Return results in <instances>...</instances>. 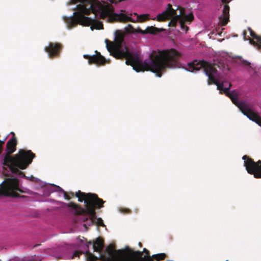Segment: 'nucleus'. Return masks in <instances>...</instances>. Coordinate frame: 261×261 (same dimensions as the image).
<instances>
[{
    "mask_svg": "<svg viewBox=\"0 0 261 261\" xmlns=\"http://www.w3.org/2000/svg\"><path fill=\"white\" fill-rule=\"evenodd\" d=\"M125 35L123 31L116 30L114 41L106 39V47L111 55L117 59H125L126 65L131 66L136 71H150L161 77L168 69L180 67L181 54L174 48L160 50L158 54H151L148 59L143 62L137 53L129 51L124 41Z\"/></svg>",
    "mask_w": 261,
    "mask_h": 261,
    "instance_id": "obj_1",
    "label": "nucleus"
},
{
    "mask_svg": "<svg viewBox=\"0 0 261 261\" xmlns=\"http://www.w3.org/2000/svg\"><path fill=\"white\" fill-rule=\"evenodd\" d=\"M76 11L70 17L63 16V20L67 27L71 29L77 24L83 26H91V29H103L101 21L96 19L107 18L109 22L115 21L126 22H134L132 18L124 13H114V8L111 4H103L98 0H70V4H76Z\"/></svg>",
    "mask_w": 261,
    "mask_h": 261,
    "instance_id": "obj_2",
    "label": "nucleus"
},
{
    "mask_svg": "<svg viewBox=\"0 0 261 261\" xmlns=\"http://www.w3.org/2000/svg\"><path fill=\"white\" fill-rule=\"evenodd\" d=\"M188 67V71L194 72V71L199 70L202 69L203 72L208 77V84H214L217 85V89L220 91L221 93H225L226 96L229 97L232 102L240 109L241 112L244 113L245 111H249L256 113L253 106L250 103H248L245 101H240L238 99L237 95L234 92H230L229 89L231 86V84L229 82H223L220 83L217 79L218 77V72L217 69L204 61L194 60L193 62H189L187 64Z\"/></svg>",
    "mask_w": 261,
    "mask_h": 261,
    "instance_id": "obj_3",
    "label": "nucleus"
},
{
    "mask_svg": "<svg viewBox=\"0 0 261 261\" xmlns=\"http://www.w3.org/2000/svg\"><path fill=\"white\" fill-rule=\"evenodd\" d=\"M75 196L78 198L79 202L84 201L85 208L73 202L66 204L67 206L74 210L75 215H88L91 224H96L98 226H104L102 219L96 218L95 209L103 207L105 201L102 199L98 198L96 194L85 193L80 190L75 192Z\"/></svg>",
    "mask_w": 261,
    "mask_h": 261,
    "instance_id": "obj_4",
    "label": "nucleus"
},
{
    "mask_svg": "<svg viewBox=\"0 0 261 261\" xmlns=\"http://www.w3.org/2000/svg\"><path fill=\"white\" fill-rule=\"evenodd\" d=\"M167 19H171L169 22V26L175 27L179 22L181 29L187 31L189 28L185 25V22H191L194 19V16L192 13L188 15L185 14L183 9H180V13L177 15L176 10L172 8L171 4H169L167 9L156 16L158 21H164Z\"/></svg>",
    "mask_w": 261,
    "mask_h": 261,
    "instance_id": "obj_5",
    "label": "nucleus"
},
{
    "mask_svg": "<svg viewBox=\"0 0 261 261\" xmlns=\"http://www.w3.org/2000/svg\"><path fill=\"white\" fill-rule=\"evenodd\" d=\"M12 137L7 142L6 151V153L4 155L2 161L3 165H11L12 162H17L22 160V158L28 157L34 154L31 150H26L24 149H19L18 153L12 155L11 154L16 150L17 141L15 133L11 132Z\"/></svg>",
    "mask_w": 261,
    "mask_h": 261,
    "instance_id": "obj_6",
    "label": "nucleus"
},
{
    "mask_svg": "<svg viewBox=\"0 0 261 261\" xmlns=\"http://www.w3.org/2000/svg\"><path fill=\"white\" fill-rule=\"evenodd\" d=\"M24 193L19 187V180L17 178L6 179L0 187V195H5L12 197H24L20 196L17 192Z\"/></svg>",
    "mask_w": 261,
    "mask_h": 261,
    "instance_id": "obj_7",
    "label": "nucleus"
},
{
    "mask_svg": "<svg viewBox=\"0 0 261 261\" xmlns=\"http://www.w3.org/2000/svg\"><path fill=\"white\" fill-rule=\"evenodd\" d=\"M35 157V154H32L31 155L28 156V157L22 158V159L20 161L12 162L11 165H3V166L9 168L13 173L17 174L20 177L27 178L24 173L20 171L19 169H26L32 163L33 159Z\"/></svg>",
    "mask_w": 261,
    "mask_h": 261,
    "instance_id": "obj_8",
    "label": "nucleus"
},
{
    "mask_svg": "<svg viewBox=\"0 0 261 261\" xmlns=\"http://www.w3.org/2000/svg\"><path fill=\"white\" fill-rule=\"evenodd\" d=\"M242 159L244 160V166L248 173L253 175L256 178H261V161L255 162L246 155H244Z\"/></svg>",
    "mask_w": 261,
    "mask_h": 261,
    "instance_id": "obj_9",
    "label": "nucleus"
},
{
    "mask_svg": "<svg viewBox=\"0 0 261 261\" xmlns=\"http://www.w3.org/2000/svg\"><path fill=\"white\" fill-rule=\"evenodd\" d=\"M125 30L127 33H140L142 34H156L158 33L162 32L164 31L163 29H159L153 26L148 27L145 30H142L140 28L137 30L135 29L132 24H128L125 28Z\"/></svg>",
    "mask_w": 261,
    "mask_h": 261,
    "instance_id": "obj_10",
    "label": "nucleus"
},
{
    "mask_svg": "<svg viewBox=\"0 0 261 261\" xmlns=\"http://www.w3.org/2000/svg\"><path fill=\"white\" fill-rule=\"evenodd\" d=\"M95 55L90 56L88 55H84L85 59L88 60V63L90 64H94L97 65H104L106 63H110V60H107L99 52L95 51Z\"/></svg>",
    "mask_w": 261,
    "mask_h": 261,
    "instance_id": "obj_11",
    "label": "nucleus"
},
{
    "mask_svg": "<svg viewBox=\"0 0 261 261\" xmlns=\"http://www.w3.org/2000/svg\"><path fill=\"white\" fill-rule=\"evenodd\" d=\"M62 48L60 43L49 42L48 46L45 47L44 50L48 53L49 58H53L59 55Z\"/></svg>",
    "mask_w": 261,
    "mask_h": 261,
    "instance_id": "obj_12",
    "label": "nucleus"
},
{
    "mask_svg": "<svg viewBox=\"0 0 261 261\" xmlns=\"http://www.w3.org/2000/svg\"><path fill=\"white\" fill-rule=\"evenodd\" d=\"M252 39H250V43L261 50V36H258L251 29H248Z\"/></svg>",
    "mask_w": 261,
    "mask_h": 261,
    "instance_id": "obj_13",
    "label": "nucleus"
},
{
    "mask_svg": "<svg viewBox=\"0 0 261 261\" xmlns=\"http://www.w3.org/2000/svg\"><path fill=\"white\" fill-rule=\"evenodd\" d=\"M229 7L228 5H224L223 9V17H220V23L222 26L226 25L229 20Z\"/></svg>",
    "mask_w": 261,
    "mask_h": 261,
    "instance_id": "obj_14",
    "label": "nucleus"
},
{
    "mask_svg": "<svg viewBox=\"0 0 261 261\" xmlns=\"http://www.w3.org/2000/svg\"><path fill=\"white\" fill-rule=\"evenodd\" d=\"M244 113L250 120L261 126V117L259 115L258 112H256V113H253V112L251 113V112L246 111Z\"/></svg>",
    "mask_w": 261,
    "mask_h": 261,
    "instance_id": "obj_15",
    "label": "nucleus"
},
{
    "mask_svg": "<svg viewBox=\"0 0 261 261\" xmlns=\"http://www.w3.org/2000/svg\"><path fill=\"white\" fill-rule=\"evenodd\" d=\"M103 247V241L100 238H97L93 243V248L94 252H100Z\"/></svg>",
    "mask_w": 261,
    "mask_h": 261,
    "instance_id": "obj_16",
    "label": "nucleus"
},
{
    "mask_svg": "<svg viewBox=\"0 0 261 261\" xmlns=\"http://www.w3.org/2000/svg\"><path fill=\"white\" fill-rule=\"evenodd\" d=\"M134 15L137 16V20H136V21H135L133 18H132L133 19V20L134 21L133 22H138V21L142 22H144L149 19L148 17H149V15L148 14L138 15L137 13H134Z\"/></svg>",
    "mask_w": 261,
    "mask_h": 261,
    "instance_id": "obj_17",
    "label": "nucleus"
},
{
    "mask_svg": "<svg viewBox=\"0 0 261 261\" xmlns=\"http://www.w3.org/2000/svg\"><path fill=\"white\" fill-rule=\"evenodd\" d=\"M107 250L109 254L112 255L114 253H117L119 255L122 256L124 251L122 250H115L113 246H109Z\"/></svg>",
    "mask_w": 261,
    "mask_h": 261,
    "instance_id": "obj_18",
    "label": "nucleus"
},
{
    "mask_svg": "<svg viewBox=\"0 0 261 261\" xmlns=\"http://www.w3.org/2000/svg\"><path fill=\"white\" fill-rule=\"evenodd\" d=\"M166 254L164 253L152 255V257L157 261H160L165 259Z\"/></svg>",
    "mask_w": 261,
    "mask_h": 261,
    "instance_id": "obj_19",
    "label": "nucleus"
},
{
    "mask_svg": "<svg viewBox=\"0 0 261 261\" xmlns=\"http://www.w3.org/2000/svg\"><path fill=\"white\" fill-rule=\"evenodd\" d=\"M63 192L65 198L67 200H70L71 199V197L67 194L66 192L63 191Z\"/></svg>",
    "mask_w": 261,
    "mask_h": 261,
    "instance_id": "obj_20",
    "label": "nucleus"
},
{
    "mask_svg": "<svg viewBox=\"0 0 261 261\" xmlns=\"http://www.w3.org/2000/svg\"><path fill=\"white\" fill-rule=\"evenodd\" d=\"M80 255V253L78 251H75L74 252V253L73 254L72 258H73L74 257H76V256H78L79 257Z\"/></svg>",
    "mask_w": 261,
    "mask_h": 261,
    "instance_id": "obj_21",
    "label": "nucleus"
},
{
    "mask_svg": "<svg viewBox=\"0 0 261 261\" xmlns=\"http://www.w3.org/2000/svg\"><path fill=\"white\" fill-rule=\"evenodd\" d=\"M6 140V139H5L4 140L1 141L0 140V149L2 150L3 149V146L5 143V141Z\"/></svg>",
    "mask_w": 261,
    "mask_h": 261,
    "instance_id": "obj_22",
    "label": "nucleus"
},
{
    "mask_svg": "<svg viewBox=\"0 0 261 261\" xmlns=\"http://www.w3.org/2000/svg\"><path fill=\"white\" fill-rule=\"evenodd\" d=\"M135 253L136 255H137L139 256L140 257H141V256H142V254H143L142 252L139 251H136V252H135Z\"/></svg>",
    "mask_w": 261,
    "mask_h": 261,
    "instance_id": "obj_23",
    "label": "nucleus"
},
{
    "mask_svg": "<svg viewBox=\"0 0 261 261\" xmlns=\"http://www.w3.org/2000/svg\"><path fill=\"white\" fill-rule=\"evenodd\" d=\"M143 251L146 253V254L148 256L149 255V251L147 250L146 248L143 249Z\"/></svg>",
    "mask_w": 261,
    "mask_h": 261,
    "instance_id": "obj_24",
    "label": "nucleus"
},
{
    "mask_svg": "<svg viewBox=\"0 0 261 261\" xmlns=\"http://www.w3.org/2000/svg\"><path fill=\"white\" fill-rule=\"evenodd\" d=\"M93 243L94 242H92L91 241H90L88 242H87V248H89V246L90 245H91V244L93 245Z\"/></svg>",
    "mask_w": 261,
    "mask_h": 261,
    "instance_id": "obj_25",
    "label": "nucleus"
},
{
    "mask_svg": "<svg viewBox=\"0 0 261 261\" xmlns=\"http://www.w3.org/2000/svg\"><path fill=\"white\" fill-rule=\"evenodd\" d=\"M222 2L224 4V5H227L228 1L227 0H222Z\"/></svg>",
    "mask_w": 261,
    "mask_h": 261,
    "instance_id": "obj_26",
    "label": "nucleus"
},
{
    "mask_svg": "<svg viewBox=\"0 0 261 261\" xmlns=\"http://www.w3.org/2000/svg\"><path fill=\"white\" fill-rule=\"evenodd\" d=\"M246 34H247L246 32L245 31H244L243 32V35H244V37H245V36H246Z\"/></svg>",
    "mask_w": 261,
    "mask_h": 261,
    "instance_id": "obj_27",
    "label": "nucleus"
},
{
    "mask_svg": "<svg viewBox=\"0 0 261 261\" xmlns=\"http://www.w3.org/2000/svg\"><path fill=\"white\" fill-rule=\"evenodd\" d=\"M88 220V217H86L84 219H83V221H87Z\"/></svg>",
    "mask_w": 261,
    "mask_h": 261,
    "instance_id": "obj_28",
    "label": "nucleus"
},
{
    "mask_svg": "<svg viewBox=\"0 0 261 261\" xmlns=\"http://www.w3.org/2000/svg\"><path fill=\"white\" fill-rule=\"evenodd\" d=\"M69 194H70V196H74V193H73V192H70Z\"/></svg>",
    "mask_w": 261,
    "mask_h": 261,
    "instance_id": "obj_29",
    "label": "nucleus"
},
{
    "mask_svg": "<svg viewBox=\"0 0 261 261\" xmlns=\"http://www.w3.org/2000/svg\"><path fill=\"white\" fill-rule=\"evenodd\" d=\"M245 64H246V65H250V63H248V62H247V61H245Z\"/></svg>",
    "mask_w": 261,
    "mask_h": 261,
    "instance_id": "obj_30",
    "label": "nucleus"
},
{
    "mask_svg": "<svg viewBox=\"0 0 261 261\" xmlns=\"http://www.w3.org/2000/svg\"><path fill=\"white\" fill-rule=\"evenodd\" d=\"M58 188H59L60 189H61L62 191H64L63 189H61V187H59V186H58Z\"/></svg>",
    "mask_w": 261,
    "mask_h": 261,
    "instance_id": "obj_31",
    "label": "nucleus"
},
{
    "mask_svg": "<svg viewBox=\"0 0 261 261\" xmlns=\"http://www.w3.org/2000/svg\"><path fill=\"white\" fill-rule=\"evenodd\" d=\"M58 188H59L60 189H61L62 191H64L63 189H61V187H59V186H58Z\"/></svg>",
    "mask_w": 261,
    "mask_h": 261,
    "instance_id": "obj_32",
    "label": "nucleus"
},
{
    "mask_svg": "<svg viewBox=\"0 0 261 261\" xmlns=\"http://www.w3.org/2000/svg\"><path fill=\"white\" fill-rule=\"evenodd\" d=\"M58 188H59L60 189H61L62 191H64L63 189H61V187H59V186H58Z\"/></svg>",
    "mask_w": 261,
    "mask_h": 261,
    "instance_id": "obj_33",
    "label": "nucleus"
},
{
    "mask_svg": "<svg viewBox=\"0 0 261 261\" xmlns=\"http://www.w3.org/2000/svg\"><path fill=\"white\" fill-rule=\"evenodd\" d=\"M139 246H140V247H141V246H142V244H141L140 242L139 243Z\"/></svg>",
    "mask_w": 261,
    "mask_h": 261,
    "instance_id": "obj_34",
    "label": "nucleus"
},
{
    "mask_svg": "<svg viewBox=\"0 0 261 261\" xmlns=\"http://www.w3.org/2000/svg\"><path fill=\"white\" fill-rule=\"evenodd\" d=\"M2 150L0 149V154L2 153Z\"/></svg>",
    "mask_w": 261,
    "mask_h": 261,
    "instance_id": "obj_35",
    "label": "nucleus"
},
{
    "mask_svg": "<svg viewBox=\"0 0 261 261\" xmlns=\"http://www.w3.org/2000/svg\"><path fill=\"white\" fill-rule=\"evenodd\" d=\"M149 258H150V257H149ZM150 259V261H153V260H151V259Z\"/></svg>",
    "mask_w": 261,
    "mask_h": 261,
    "instance_id": "obj_36",
    "label": "nucleus"
}]
</instances>
